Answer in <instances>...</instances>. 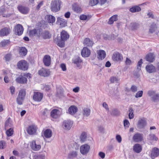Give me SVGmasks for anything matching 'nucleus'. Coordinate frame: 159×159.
Masks as SVG:
<instances>
[{
	"label": "nucleus",
	"mask_w": 159,
	"mask_h": 159,
	"mask_svg": "<svg viewBox=\"0 0 159 159\" xmlns=\"http://www.w3.org/2000/svg\"><path fill=\"white\" fill-rule=\"evenodd\" d=\"M61 4L62 2L60 0H52L50 5L51 11L54 12L59 11Z\"/></svg>",
	"instance_id": "1"
},
{
	"label": "nucleus",
	"mask_w": 159,
	"mask_h": 159,
	"mask_svg": "<svg viewBox=\"0 0 159 159\" xmlns=\"http://www.w3.org/2000/svg\"><path fill=\"white\" fill-rule=\"evenodd\" d=\"M112 58L114 61L119 63L122 61L123 59L122 55L117 52H115L113 53Z\"/></svg>",
	"instance_id": "2"
},
{
	"label": "nucleus",
	"mask_w": 159,
	"mask_h": 159,
	"mask_svg": "<svg viewBox=\"0 0 159 159\" xmlns=\"http://www.w3.org/2000/svg\"><path fill=\"white\" fill-rule=\"evenodd\" d=\"M148 94L150 97L151 100L152 102H156L159 100V94L157 93L155 91H149Z\"/></svg>",
	"instance_id": "3"
},
{
	"label": "nucleus",
	"mask_w": 159,
	"mask_h": 159,
	"mask_svg": "<svg viewBox=\"0 0 159 159\" xmlns=\"http://www.w3.org/2000/svg\"><path fill=\"white\" fill-rule=\"evenodd\" d=\"M17 66L20 69L27 70L28 68V65L27 61L24 60L19 61L17 63Z\"/></svg>",
	"instance_id": "4"
},
{
	"label": "nucleus",
	"mask_w": 159,
	"mask_h": 159,
	"mask_svg": "<svg viewBox=\"0 0 159 159\" xmlns=\"http://www.w3.org/2000/svg\"><path fill=\"white\" fill-rule=\"evenodd\" d=\"M42 29L38 28L37 29H34L30 30L29 32V34L30 37H32L36 35L37 37H40V34L42 33Z\"/></svg>",
	"instance_id": "5"
},
{
	"label": "nucleus",
	"mask_w": 159,
	"mask_h": 159,
	"mask_svg": "<svg viewBox=\"0 0 159 159\" xmlns=\"http://www.w3.org/2000/svg\"><path fill=\"white\" fill-rule=\"evenodd\" d=\"M90 149V146L86 144L82 145L80 148V152L83 155H86L89 152Z\"/></svg>",
	"instance_id": "6"
},
{
	"label": "nucleus",
	"mask_w": 159,
	"mask_h": 159,
	"mask_svg": "<svg viewBox=\"0 0 159 159\" xmlns=\"http://www.w3.org/2000/svg\"><path fill=\"white\" fill-rule=\"evenodd\" d=\"M14 30L16 35H20L23 33L24 28L21 25L18 24L15 27Z\"/></svg>",
	"instance_id": "7"
},
{
	"label": "nucleus",
	"mask_w": 159,
	"mask_h": 159,
	"mask_svg": "<svg viewBox=\"0 0 159 159\" xmlns=\"http://www.w3.org/2000/svg\"><path fill=\"white\" fill-rule=\"evenodd\" d=\"M11 31V29L9 27H4L0 30V35L1 36H7L9 34Z\"/></svg>",
	"instance_id": "8"
},
{
	"label": "nucleus",
	"mask_w": 159,
	"mask_h": 159,
	"mask_svg": "<svg viewBox=\"0 0 159 159\" xmlns=\"http://www.w3.org/2000/svg\"><path fill=\"white\" fill-rule=\"evenodd\" d=\"M133 140L136 142H141L143 140V134L140 133H136L133 137Z\"/></svg>",
	"instance_id": "9"
},
{
	"label": "nucleus",
	"mask_w": 159,
	"mask_h": 159,
	"mask_svg": "<svg viewBox=\"0 0 159 159\" xmlns=\"http://www.w3.org/2000/svg\"><path fill=\"white\" fill-rule=\"evenodd\" d=\"M73 123L70 120H64L63 123L64 128L66 129L69 130L73 125Z\"/></svg>",
	"instance_id": "10"
},
{
	"label": "nucleus",
	"mask_w": 159,
	"mask_h": 159,
	"mask_svg": "<svg viewBox=\"0 0 159 159\" xmlns=\"http://www.w3.org/2000/svg\"><path fill=\"white\" fill-rule=\"evenodd\" d=\"M32 149L34 151H38L41 148V145L37 141H33L31 144Z\"/></svg>",
	"instance_id": "11"
},
{
	"label": "nucleus",
	"mask_w": 159,
	"mask_h": 159,
	"mask_svg": "<svg viewBox=\"0 0 159 159\" xmlns=\"http://www.w3.org/2000/svg\"><path fill=\"white\" fill-rule=\"evenodd\" d=\"M16 82L20 84H26L27 83V80L23 75H20L16 79Z\"/></svg>",
	"instance_id": "12"
},
{
	"label": "nucleus",
	"mask_w": 159,
	"mask_h": 159,
	"mask_svg": "<svg viewBox=\"0 0 159 159\" xmlns=\"http://www.w3.org/2000/svg\"><path fill=\"white\" fill-rule=\"evenodd\" d=\"M43 98V93L38 92H34L33 99L34 101L38 102H40Z\"/></svg>",
	"instance_id": "13"
},
{
	"label": "nucleus",
	"mask_w": 159,
	"mask_h": 159,
	"mask_svg": "<svg viewBox=\"0 0 159 159\" xmlns=\"http://www.w3.org/2000/svg\"><path fill=\"white\" fill-rule=\"evenodd\" d=\"M39 74L41 76L48 77L50 74V71L47 69L42 68L39 71Z\"/></svg>",
	"instance_id": "14"
},
{
	"label": "nucleus",
	"mask_w": 159,
	"mask_h": 159,
	"mask_svg": "<svg viewBox=\"0 0 159 159\" xmlns=\"http://www.w3.org/2000/svg\"><path fill=\"white\" fill-rule=\"evenodd\" d=\"M159 155V149L156 147L153 148L152 150L150 155L152 159H154Z\"/></svg>",
	"instance_id": "15"
},
{
	"label": "nucleus",
	"mask_w": 159,
	"mask_h": 159,
	"mask_svg": "<svg viewBox=\"0 0 159 159\" xmlns=\"http://www.w3.org/2000/svg\"><path fill=\"white\" fill-rule=\"evenodd\" d=\"M17 9L20 13L24 14H27L29 11V8L22 5L18 6L17 7Z\"/></svg>",
	"instance_id": "16"
},
{
	"label": "nucleus",
	"mask_w": 159,
	"mask_h": 159,
	"mask_svg": "<svg viewBox=\"0 0 159 159\" xmlns=\"http://www.w3.org/2000/svg\"><path fill=\"white\" fill-rule=\"evenodd\" d=\"M97 53L98 54V59L102 60L106 57V52L103 50H98L97 51Z\"/></svg>",
	"instance_id": "17"
},
{
	"label": "nucleus",
	"mask_w": 159,
	"mask_h": 159,
	"mask_svg": "<svg viewBox=\"0 0 159 159\" xmlns=\"http://www.w3.org/2000/svg\"><path fill=\"white\" fill-rule=\"evenodd\" d=\"M91 52L89 49L87 47H84L81 51V55L82 57H89L90 55Z\"/></svg>",
	"instance_id": "18"
},
{
	"label": "nucleus",
	"mask_w": 159,
	"mask_h": 159,
	"mask_svg": "<svg viewBox=\"0 0 159 159\" xmlns=\"http://www.w3.org/2000/svg\"><path fill=\"white\" fill-rule=\"evenodd\" d=\"M60 111L58 110L54 109L51 111L50 115L52 118L56 119L60 116Z\"/></svg>",
	"instance_id": "19"
},
{
	"label": "nucleus",
	"mask_w": 159,
	"mask_h": 159,
	"mask_svg": "<svg viewBox=\"0 0 159 159\" xmlns=\"http://www.w3.org/2000/svg\"><path fill=\"white\" fill-rule=\"evenodd\" d=\"M43 61L45 66H49L51 62L50 57L48 55H45L43 58Z\"/></svg>",
	"instance_id": "20"
},
{
	"label": "nucleus",
	"mask_w": 159,
	"mask_h": 159,
	"mask_svg": "<svg viewBox=\"0 0 159 159\" xmlns=\"http://www.w3.org/2000/svg\"><path fill=\"white\" fill-rule=\"evenodd\" d=\"M57 23L60 25V27H63L66 25V21L60 17H58L57 19Z\"/></svg>",
	"instance_id": "21"
},
{
	"label": "nucleus",
	"mask_w": 159,
	"mask_h": 159,
	"mask_svg": "<svg viewBox=\"0 0 159 159\" xmlns=\"http://www.w3.org/2000/svg\"><path fill=\"white\" fill-rule=\"evenodd\" d=\"M45 18L47 21L49 23L53 25V24L55 21V18L52 15H48L46 16Z\"/></svg>",
	"instance_id": "22"
},
{
	"label": "nucleus",
	"mask_w": 159,
	"mask_h": 159,
	"mask_svg": "<svg viewBox=\"0 0 159 159\" xmlns=\"http://www.w3.org/2000/svg\"><path fill=\"white\" fill-rule=\"evenodd\" d=\"M147 71L149 73H152L156 71V68L154 66L151 64L147 65L146 67Z\"/></svg>",
	"instance_id": "23"
},
{
	"label": "nucleus",
	"mask_w": 159,
	"mask_h": 159,
	"mask_svg": "<svg viewBox=\"0 0 159 159\" xmlns=\"http://www.w3.org/2000/svg\"><path fill=\"white\" fill-rule=\"evenodd\" d=\"M36 126L33 125H30L28 127L27 130V132L29 134L32 135L36 133Z\"/></svg>",
	"instance_id": "24"
},
{
	"label": "nucleus",
	"mask_w": 159,
	"mask_h": 159,
	"mask_svg": "<svg viewBox=\"0 0 159 159\" xmlns=\"http://www.w3.org/2000/svg\"><path fill=\"white\" fill-rule=\"evenodd\" d=\"M146 122L145 119L144 118L140 119L139 120L138 127L140 129L143 128L146 126Z\"/></svg>",
	"instance_id": "25"
},
{
	"label": "nucleus",
	"mask_w": 159,
	"mask_h": 159,
	"mask_svg": "<svg viewBox=\"0 0 159 159\" xmlns=\"http://www.w3.org/2000/svg\"><path fill=\"white\" fill-rule=\"evenodd\" d=\"M69 37V35L64 30H63L61 33V38L63 41L66 40Z\"/></svg>",
	"instance_id": "26"
},
{
	"label": "nucleus",
	"mask_w": 159,
	"mask_h": 159,
	"mask_svg": "<svg viewBox=\"0 0 159 159\" xmlns=\"http://www.w3.org/2000/svg\"><path fill=\"white\" fill-rule=\"evenodd\" d=\"M145 59L147 61L150 62H152L155 60V56L152 53H149L146 55Z\"/></svg>",
	"instance_id": "27"
},
{
	"label": "nucleus",
	"mask_w": 159,
	"mask_h": 159,
	"mask_svg": "<svg viewBox=\"0 0 159 159\" xmlns=\"http://www.w3.org/2000/svg\"><path fill=\"white\" fill-rule=\"evenodd\" d=\"M41 36L44 39H49L51 37V35L48 31H45L43 32V30L42 29V32L40 35V37Z\"/></svg>",
	"instance_id": "28"
},
{
	"label": "nucleus",
	"mask_w": 159,
	"mask_h": 159,
	"mask_svg": "<svg viewBox=\"0 0 159 159\" xmlns=\"http://www.w3.org/2000/svg\"><path fill=\"white\" fill-rule=\"evenodd\" d=\"M93 43V42L88 38H86L84 40V45L86 46L92 47Z\"/></svg>",
	"instance_id": "29"
},
{
	"label": "nucleus",
	"mask_w": 159,
	"mask_h": 159,
	"mask_svg": "<svg viewBox=\"0 0 159 159\" xmlns=\"http://www.w3.org/2000/svg\"><path fill=\"white\" fill-rule=\"evenodd\" d=\"M78 110L77 108L75 106H70L68 109V111L71 115H73L76 113Z\"/></svg>",
	"instance_id": "30"
},
{
	"label": "nucleus",
	"mask_w": 159,
	"mask_h": 159,
	"mask_svg": "<svg viewBox=\"0 0 159 159\" xmlns=\"http://www.w3.org/2000/svg\"><path fill=\"white\" fill-rule=\"evenodd\" d=\"M142 147L139 144H136L133 147L134 151L137 153H140L142 151Z\"/></svg>",
	"instance_id": "31"
},
{
	"label": "nucleus",
	"mask_w": 159,
	"mask_h": 159,
	"mask_svg": "<svg viewBox=\"0 0 159 159\" xmlns=\"http://www.w3.org/2000/svg\"><path fill=\"white\" fill-rule=\"evenodd\" d=\"M43 135L44 137L47 138H49L52 136V131L49 129H46L43 132Z\"/></svg>",
	"instance_id": "32"
},
{
	"label": "nucleus",
	"mask_w": 159,
	"mask_h": 159,
	"mask_svg": "<svg viewBox=\"0 0 159 159\" xmlns=\"http://www.w3.org/2000/svg\"><path fill=\"white\" fill-rule=\"evenodd\" d=\"M117 15H115L111 16L109 19L108 23L109 25L112 24L114 21L117 20Z\"/></svg>",
	"instance_id": "33"
},
{
	"label": "nucleus",
	"mask_w": 159,
	"mask_h": 159,
	"mask_svg": "<svg viewBox=\"0 0 159 159\" xmlns=\"http://www.w3.org/2000/svg\"><path fill=\"white\" fill-rule=\"evenodd\" d=\"M72 61L74 64L77 65L78 67L80 66V64L82 61L80 57H75L73 59Z\"/></svg>",
	"instance_id": "34"
},
{
	"label": "nucleus",
	"mask_w": 159,
	"mask_h": 159,
	"mask_svg": "<svg viewBox=\"0 0 159 159\" xmlns=\"http://www.w3.org/2000/svg\"><path fill=\"white\" fill-rule=\"evenodd\" d=\"M0 15H2L3 17L7 18L9 17L11 14L6 13V12L5 10L4 9H2L0 10Z\"/></svg>",
	"instance_id": "35"
},
{
	"label": "nucleus",
	"mask_w": 159,
	"mask_h": 159,
	"mask_svg": "<svg viewBox=\"0 0 159 159\" xmlns=\"http://www.w3.org/2000/svg\"><path fill=\"white\" fill-rule=\"evenodd\" d=\"M149 32L151 33H153L156 30L157 28V25L155 23H152L150 26Z\"/></svg>",
	"instance_id": "36"
},
{
	"label": "nucleus",
	"mask_w": 159,
	"mask_h": 159,
	"mask_svg": "<svg viewBox=\"0 0 159 159\" xmlns=\"http://www.w3.org/2000/svg\"><path fill=\"white\" fill-rule=\"evenodd\" d=\"M120 114V112L116 109H112L111 112V114L112 116H118Z\"/></svg>",
	"instance_id": "37"
},
{
	"label": "nucleus",
	"mask_w": 159,
	"mask_h": 159,
	"mask_svg": "<svg viewBox=\"0 0 159 159\" xmlns=\"http://www.w3.org/2000/svg\"><path fill=\"white\" fill-rule=\"evenodd\" d=\"M77 152L76 151H72L69 153L68 157L69 159H73L77 156Z\"/></svg>",
	"instance_id": "38"
},
{
	"label": "nucleus",
	"mask_w": 159,
	"mask_h": 159,
	"mask_svg": "<svg viewBox=\"0 0 159 159\" xmlns=\"http://www.w3.org/2000/svg\"><path fill=\"white\" fill-rule=\"evenodd\" d=\"M73 9L76 13H80L81 11V9L79 6L75 4L73 6Z\"/></svg>",
	"instance_id": "39"
},
{
	"label": "nucleus",
	"mask_w": 159,
	"mask_h": 159,
	"mask_svg": "<svg viewBox=\"0 0 159 159\" xmlns=\"http://www.w3.org/2000/svg\"><path fill=\"white\" fill-rule=\"evenodd\" d=\"M26 94V92L25 89H22L19 91L18 97L24 99Z\"/></svg>",
	"instance_id": "40"
},
{
	"label": "nucleus",
	"mask_w": 159,
	"mask_h": 159,
	"mask_svg": "<svg viewBox=\"0 0 159 159\" xmlns=\"http://www.w3.org/2000/svg\"><path fill=\"white\" fill-rule=\"evenodd\" d=\"M141 10V8L138 6H135L130 9L129 11L132 12H139Z\"/></svg>",
	"instance_id": "41"
},
{
	"label": "nucleus",
	"mask_w": 159,
	"mask_h": 159,
	"mask_svg": "<svg viewBox=\"0 0 159 159\" xmlns=\"http://www.w3.org/2000/svg\"><path fill=\"white\" fill-rule=\"evenodd\" d=\"M10 43V41L9 40H4L2 41L0 43V47H5Z\"/></svg>",
	"instance_id": "42"
},
{
	"label": "nucleus",
	"mask_w": 159,
	"mask_h": 159,
	"mask_svg": "<svg viewBox=\"0 0 159 159\" xmlns=\"http://www.w3.org/2000/svg\"><path fill=\"white\" fill-rule=\"evenodd\" d=\"M19 52L21 56H25L27 53V49L25 48L22 47L20 49Z\"/></svg>",
	"instance_id": "43"
},
{
	"label": "nucleus",
	"mask_w": 159,
	"mask_h": 159,
	"mask_svg": "<svg viewBox=\"0 0 159 159\" xmlns=\"http://www.w3.org/2000/svg\"><path fill=\"white\" fill-rule=\"evenodd\" d=\"M90 110L89 108H85L83 110V114L84 116H88L90 114Z\"/></svg>",
	"instance_id": "44"
},
{
	"label": "nucleus",
	"mask_w": 159,
	"mask_h": 159,
	"mask_svg": "<svg viewBox=\"0 0 159 159\" xmlns=\"http://www.w3.org/2000/svg\"><path fill=\"white\" fill-rule=\"evenodd\" d=\"M147 139L149 140L157 141L158 138L156 137L155 134H151L148 135V137Z\"/></svg>",
	"instance_id": "45"
},
{
	"label": "nucleus",
	"mask_w": 159,
	"mask_h": 159,
	"mask_svg": "<svg viewBox=\"0 0 159 159\" xmlns=\"http://www.w3.org/2000/svg\"><path fill=\"white\" fill-rule=\"evenodd\" d=\"M80 141L81 142H85L86 140L87 134L86 133L83 132L80 136Z\"/></svg>",
	"instance_id": "46"
},
{
	"label": "nucleus",
	"mask_w": 159,
	"mask_h": 159,
	"mask_svg": "<svg viewBox=\"0 0 159 159\" xmlns=\"http://www.w3.org/2000/svg\"><path fill=\"white\" fill-rule=\"evenodd\" d=\"M13 129L12 128H10L7 130L6 132V134L8 136H11L13 134Z\"/></svg>",
	"instance_id": "47"
},
{
	"label": "nucleus",
	"mask_w": 159,
	"mask_h": 159,
	"mask_svg": "<svg viewBox=\"0 0 159 159\" xmlns=\"http://www.w3.org/2000/svg\"><path fill=\"white\" fill-rule=\"evenodd\" d=\"M129 119H132L134 117V114H133V110L132 107L129 108Z\"/></svg>",
	"instance_id": "48"
},
{
	"label": "nucleus",
	"mask_w": 159,
	"mask_h": 159,
	"mask_svg": "<svg viewBox=\"0 0 159 159\" xmlns=\"http://www.w3.org/2000/svg\"><path fill=\"white\" fill-rule=\"evenodd\" d=\"M110 80L111 82L112 83L114 82L118 83L120 80V79L115 77H112L110 78Z\"/></svg>",
	"instance_id": "49"
},
{
	"label": "nucleus",
	"mask_w": 159,
	"mask_h": 159,
	"mask_svg": "<svg viewBox=\"0 0 159 159\" xmlns=\"http://www.w3.org/2000/svg\"><path fill=\"white\" fill-rule=\"evenodd\" d=\"M80 18L81 20H89L90 18V17L89 16L82 14L80 16Z\"/></svg>",
	"instance_id": "50"
},
{
	"label": "nucleus",
	"mask_w": 159,
	"mask_h": 159,
	"mask_svg": "<svg viewBox=\"0 0 159 159\" xmlns=\"http://www.w3.org/2000/svg\"><path fill=\"white\" fill-rule=\"evenodd\" d=\"M131 28L133 30H136L139 27V24L135 23L131 24Z\"/></svg>",
	"instance_id": "51"
},
{
	"label": "nucleus",
	"mask_w": 159,
	"mask_h": 159,
	"mask_svg": "<svg viewBox=\"0 0 159 159\" xmlns=\"http://www.w3.org/2000/svg\"><path fill=\"white\" fill-rule=\"evenodd\" d=\"M45 156L44 155H35L34 156V159H44Z\"/></svg>",
	"instance_id": "52"
},
{
	"label": "nucleus",
	"mask_w": 159,
	"mask_h": 159,
	"mask_svg": "<svg viewBox=\"0 0 159 159\" xmlns=\"http://www.w3.org/2000/svg\"><path fill=\"white\" fill-rule=\"evenodd\" d=\"M64 41L61 40V41L57 42V44L58 46L61 48L63 47L65 45Z\"/></svg>",
	"instance_id": "53"
},
{
	"label": "nucleus",
	"mask_w": 159,
	"mask_h": 159,
	"mask_svg": "<svg viewBox=\"0 0 159 159\" xmlns=\"http://www.w3.org/2000/svg\"><path fill=\"white\" fill-rule=\"evenodd\" d=\"M130 123L129 121L127 120H125L124 121V125L125 129L128 128L129 125Z\"/></svg>",
	"instance_id": "54"
},
{
	"label": "nucleus",
	"mask_w": 159,
	"mask_h": 159,
	"mask_svg": "<svg viewBox=\"0 0 159 159\" xmlns=\"http://www.w3.org/2000/svg\"><path fill=\"white\" fill-rule=\"evenodd\" d=\"M98 2V0H90V4L91 6H93L97 5Z\"/></svg>",
	"instance_id": "55"
},
{
	"label": "nucleus",
	"mask_w": 159,
	"mask_h": 159,
	"mask_svg": "<svg viewBox=\"0 0 159 159\" xmlns=\"http://www.w3.org/2000/svg\"><path fill=\"white\" fill-rule=\"evenodd\" d=\"M143 94V91H139L136 93L135 97L136 98H138L141 97Z\"/></svg>",
	"instance_id": "56"
},
{
	"label": "nucleus",
	"mask_w": 159,
	"mask_h": 159,
	"mask_svg": "<svg viewBox=\"0 0 159 159\" xmlns=\"http://www.w3.org/2000/svg\"><path fill=\"white\" fill-rule=\"evenodd\" d=\"M49 110H47L46 108L41 111V113L42 115L44 116H47L49 113Z\"/></svg>",
	"instance_id": "57"
},
{
	"label": "nucleus",
	"mask_w": 159,
	"mask_h": 159,
	"mask_svg": "<svg viewBox=\"0 0 159 159\" xmlns=\"http://www.w3.org/2000/svg\"><path fill=\"white\" fill-rule=\"evenodd\" d=\"M131 91L134 93L136 92L138 90L137 87L135 85H132L130 88Z\"/></svg>",
	"instance_id": "58"
},
{
	"label": "nucleus",
	"mask_w": 159,
	"mask_h": 159,
	"mask_svg": "<svg viewBox=\"0 0 159 159\" xmlns=\"http://www.w3.org/2000/svg\"><path fill=\"white\" fill-rule=\"evenodd\" d=\"M24 100V99L18 96L16 99L17 102L18 104L21 105L22 104V102Z\"/></svg>",
	"instance_id": "59"
},
{
	"label": "nucleus",
	"mask_w": 159,
	"mask_h": 159,
	"mask_svg": "<svg viewBox=\"0 0 159 159\" xmlns=\"http://www.w3.org/2000/svg\"><path fill=\"white\" fill-rule=\"evenodd\" d=\"M6 142L3 141H0V148L3 149L6 146Z\"/></svg>",
	"instance_id": "60"
},
{
	"label": "nucleus",
	"mask_w": 159,
	"mask_h": 159,
	"mask_svg": "<svg viewBox=\"0 0 159 159\" xmlns=\"http://www.w3.org/2000/svg\"><path fill=\"white\" fill-rule=\"evenodd\" d=\"M12 124L10 120V118H9L6 121L5 123V126H11Z\"/></svg>",
	"instance_id": "61"
},
{
	"label": "nucleus",
	"mask_w": 159,
	"mask_h": 159,
	"mask_svg": "<svg viewBox=\"0 0 159 159\" xmlns=\"http://www.w3.org/2000/svg\"><path fill=\"white\" fill-rule=\"evenodd\" d=\"M11 57V54H7L4 57L5 60L7 61H9L10 60Z\"/></svg>",
	"instance_id": "62"
},
{
	"label": "nucleus",
	"mask_w": 159,
	"mask_h": 159,
	"mask_svg": "<svg viewBox=\"0 0 159 159\" xmlns=\"http://www.w3.org/2000/svg\"><path fill=\"white\" fill-rule=\"evenodd\" d=\"M131 60L127 57L126 60L125 61V64L126 65H130L131 64Z\"/></svg>",
	"instance_id": "63"
},
{
	"label": "nucleus",
	"mask_w": 159,
	"mask_h": 159,
	"mask_svg": "<svg viewBox=\"0 0 159 159\" xmlns=\"http://www.w3.org/2000/svg\"><path fill=\"white\" fill-rule=\"evenodd\" d=\"M116 139L118 143H120L122 141V138L120 135H116Z\"/></svg>",
	"instance_id": "64"
}]
</instances>
